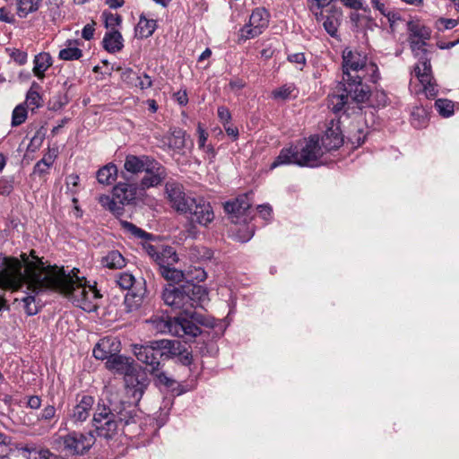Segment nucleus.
<instances>
[{
	"label": "nucleus",
	"instance_id": "1",
	"mask_svg": "<svg viewBox=\"0 0 459 459\" xmlns=\"http://www.w3.org/2000/svg\"><path fill=\"white\" fill-rule=\"evenodd\" d=\"M21 258L22 261L0 255V289L16 291L26 285L35 295L48 290H56L86 312L98 308L101 295L95 287L86 284L84 277L78 276V269L66 273L63 267L45 266L34 250L30 255L22 254Z\"/></svg>",
	"mask_w": 459,
	"mask_h": 459
},
{
	"label": "nucleus",
	"instance_id": "2",
	"mask_svg": "<svg viewBox=\"0 0 459 459\" xmlns=\"http://www.w3.org/2000/svg\"><path fill=\"white\" fill-rule=\"evenodd\" d=\"M342 80L351 85L349 91L359 101L368 99V89L363 80L377 82L380 78L377 65L368 61V56L356 48H345L342 51Z\"/></svg>",
	"mask_w": 459,
	"mask_h": 459
},
{
	"label": "nucleus",
	"instance_id": "3",
	"mask_svg": "<svg viewBox=\"0 0 459 459\" xmlns=\"http://www.w3.org/2000/svg\"><path fill=\"white\" fill-rule=\"evenodd\" d=\"M161 298L171 310L192 318L195 309L208 299V291L205 287L195 283L178 286L168 283L162 290Z\"/></svg>",
	"mask_w": 459,
	"mask_h": 459
},
{
	"label": "nucleus",
	"instance_id": "4",
	"mask_svg": "<svg viewBox=\"0 0 459 459\" xmlns=\"http://www.w3.org/2000/svg\"><path fill=\"white\" fill-rule=\"evenodd\" d=\"M324 154L320 145V138L314 134L299 140L297 143L281 150L279 155L271 165L275 169L281 165H297L299 167L315 168L320 165Z\"/></svg>",
	"mask_w": 459,
	"mask_h": 459
},
{
	"label": "nucleus",
	"instance_id": "5",
	"mask_svg": "<svg viewBox=\"0 0 459 459\" xmlns=\"http://www.w3.org/2000/svg\"><path fill=\"white\" fill-rule=\"evenodd\" d=\"M145 323L157 333H169L181 338H195L201 333L199 326L184 317H170L161 313L153 315Z\"/></svg>",
	"mask_w": 459,
	"mask_h": 459
},
{
	"label": "nucleus",
	"instance_id": "6",
	"mask_svg": "<svg viewBox=\"0 0 459 459\" xmlns=\"http://www.w3.org/2000/svg\"><path fill=\"white\" fill-rule=\"evenodd\" d=\"M426 41L423 39H410L411 48L419 62L415 65L413 73L423 87L428 98H433L437 93V84L432 75L430 59L425 48Z\"/></svg>",
	"mask_w": 459,
	"mask_h": 459
},
{
	"label": "nucleus",
	"instance_id": "7",
	"mask_svg": "<svg viewBox=\"0 0 459 459\" xmlns=\"http://www.w3.org/2000/svg\"><path fill=\"white\" fill-rule=\"evenodd\" d=\"M109 403L112 408L99 403L92 419L95 431L105 438H110L117 433L118 422L125 420L126 424L128 423L124 411L115 408L111 400Z\"/></svg>",
	"mask_w": 459,
	"mask_h": 459
},
{
	"label": "nucleus",
	"instance_id": "8",
	"mask_svg": "<svg viewBox=\"0 0 459 459\" xmlns=\"http://www.w3.org/2000/svg\"><path fill=\"white\" fill-rule=\"evenodd\" d=\"M96 438L92 430L86 432L70 431L58 438L64 450L72 455H83L95 444Z\"/></svg>",
	"mask_w": 459,
	"mask_h": 459
},
{
	"label": "nucleus",
	"instance_id": "9",
	"mask_svg": "<svg viewBox=\"0 0 459 459\" xmlns=\"http://www.w3.org/2000/svg\"><path fill=\"white\" fill-rule=\"evenodd\" d=\"M270 17V13L264 7L255 8L250 14L248 23L239 31V39L247 40L261 35L268 27Z\"/></svg>",
	"mask_w": 459,
	"mask_h": 459
},
{
	"label": "nucleus",
	"instance_id": "10",
	"mask_svg": "<svg viewBox=\"0 0 459 459\" xmlns=\"http://www.w3.org/2000/svg\"><path fill=\"white\" fill-rule=\"evenodd\" d=\"M132 347L136 359L149 367L151 373L158 371L160 367V359H162L159 341L151 342L147 344H134Z\"/></svg>",
	"mask_w": 459,
	"mask_h": 459
},
{
	"label": "nucleus",
	"instance_id": "11",
	"mask_svg": "<svg viewBox=\"0 0 459 459\" xmlns=\"http://www.w3.org/2000/svg\"><path fill=\"white\" fill-rule=\"evenodd\" d=\"M165 192L171 206L179 212L187 213L190 203L194 198L188 197L184 192L183 186L176 181H168Z\"/></svg>",
	"mask_w": 459,
	"mask_h": 459
},
{
	"label": "nucleus",
	"instance_id": "12",
	"mask_svg": "<svg viewBox=\"0 0 459 459\" xmlns=\"http://www.w3.org/2000/svg\"><path fill=\"white\" fill-rule=\"evenodd\" d=\"M95 399L91 395H77L76 403L68 414V419L75 425L84 422L91 415Z\"/></svg>",
	"mask_w": 459,
	"mask_h": 459
},
{
	"label": "nucleus",
	"instance_id": "13",
	"mask_svg": "<svg viewBox=\"0 0 459 459\" xmlns=\"http://www.w3.org/2000/svg\"><path fill=\"white\" fill-rule=\"evenodd\" d=\"M187 213L191 215L192 221L205 227L214 219V212L210 203L202 198H194L190 203Z\"/></svg>",
	"mask_w": 459,
	"mask_h": 459
},
{
	"label": "nucleus",
	"instance_id": "14",
	"mask_svg": "<svg viewBox=\"0 0 459 459\" xmlns=\"http://www.w3.org/2000/svg\"><path fill=\"white\" fill-rule=\"evenodd\" d=\"M167 178L166 168L156 160L145 171V175L140 180L139 190L145 191L151 187L160 186Z\"/></svg>",
	"mask_w": 459,
	"mask_h": 459
},
{
	"label": "nucleus",
	"instance_id": "15",
	"mask_svg": "<svg viewBox=\"0 0 459 459\" xmlns=\"http://www.w3.org/2000/svg\"><path fill=\"white\" fill-rule=\"evenodd\" d=\"M146 251L151 257H152L159 265V269H161L163 265H173L178 261V257L176 250L172 247H155L148 245Z\"/></svg>",
	"mask_w": 459,
	"mask_h": 459
},
{
	"label": "nucleus",
	"instance_id": "16",
	"mask_svg": "<svg viewBox=\"0 0 459 459\" xmlns=\"http://www.w3.org/2000/svg\"><path fill=\"white\" fill-rule=\"evenodd\" d=\"M121 343L114 337H105L99 341L93 348L92 353L97 359L104 360L120 352Z\"/></svg>",
	"mask_w": 459,
	"mask_h": 459
},
{
	"label": "nucleus",
	"instance_id": "17",
	"mask_svg": "<svg viewBox=\"0 0 459 459\" xmlns=\"http://www.w3.org/2000/svg\"><path fill=\"white\" fill-rule=\"evenodd\" d=\"M125 385L126 394L138 402L148 385V380L143 375H135L133 372L125 377Z\"/></svg>",
	"mask_w": 459,
	"mask_h": 459
},
{
	"label": "nucleus",
	"instance_id": "18",
	"mask_svg": "<svg viewBox=\"0 0 459 459\" xmlns=\"http://www.w3.org/2000/svg\"><path fill=\"white\" fill-rule=\"evenodd\" d=\"M139 187L135 184L119 182L113 187V196L122 207L131 204L136 198Z\"/></svg>",
	"mask_w": 459,
	"mask_h": 459
},
{
	"label": "nucleus",
	"instance_id": "19",
	"mask_svg": "<svg viewBox=\"0 0 459 459\" xmlns=\"http://www.w3.org/2000/svg\"><path fill=\"white\" fill-rule=\"evenodd\" d=\"M252 193L238 195L234 201L227 202L224 204V210L227 213L232 215V219H239L251 207Z\"/></svg>",
	"mask_w": 459,
	"mask_h": 459
},
{
	"label": "nucleus",
	"instance_id": "20",
	"mask_svg": "<svg viewBox=\"0 0 459 459\" xmlns=\"http://www.w3.org/2000/svg\"><path fill=\"white\" fill-rule=\"evenodd\" d=\"M154 160L155 159L147 155L136 156L128 154L125 160L124 169L129 173L139 174L145 172L153 164Z\"/></svg>",
	"mask_w": 459,
	"mask_h": 459
},
{
	"label": "nucleus",
	"instance_id": "21",
	"mask_svg": "<svg viewBox=\"0 0 459 459\" xmlns=\"http://www.w3.org/2000/svg\"><path fill=\"white\" fill-rule=\"evenodd\" d=\"M106 368L125 377L135 370L133 361L126 356L118 355V353L108 358L106 361Z\"/></svg>",
	"mask_w": 459,
	"mask_h": 459
},
{
	"label": "nucleus",
	"instance_id": "22",
	"mask_svg": "<svg viewBox=\"0 0 459 459\" xmlns=\"http://www.w3.org/2000/svg\"><path fill=\"white\" fill-rule=\"evenodd\" d=\"M343 138L339 127H329L320 139V145L325 152L338 149L342 145Z\"/></svg>",
	"mask_w": 459,
	"mask_h": 459
},
{
	"label": "nucleus",
	"instance_id": "23",
	"mask_svg": "<svg viewBox=\"0 0 459 459\" xmlns=\"http://www.w3.org/2000/svg\"><path fill=\"white\" fill-rule=\"evenodd\" d=\"M351 85L346 82L343 83V90L342 93H333L328 97V107L334 112L338 113L342 110L344 106L348 103L349 99L359 103L351 92H350Z\"/></svg>",
	"mask_w": 459,
	"mask_h": 459
},
{
	"label": "nucleus",
	"instance_id": "24",
	"mask_svg": "<svg viewBox=\"0 0 459 459\" xmlns=\"http://www.w3.org/2000/svg\"><path fill=\"white\" fill-rule=\"evenodd\" d=\"M53 60L50 54L47 52H41L34 56L33 69L34 75L43 80L45 78L46 71L52 65Z\"/></svg>",
	"mask_w": 459,
	"mask_h": 459
},
{
	"label": "nucleus",
	"instance_id": "25",
	"mask_svg": "<svg viewBox=\"0 0 459 459\" xmlns=\"http://www.w3.org/2000/svg\"><path fill=\"white\" fill-rule=\"evenodd\" d=\"M78 46V40L67 39L65 48L58 53V58L65 61L79 60L82 56V50Z\"/></svg>",
	"mask_w": 459,
	"mask_h": 459
},
{
	"label": "nucleus",
	"instance_id": "26",
	"mask_svg": "<svg viewBox=\"0 0 459 459\" xmlns=\"http://www.w3.org/2000/svg\"><path fill=\"white\" fill-rule=\"evenodd\" d=\"M104 48L109 53H116L123 48V38L119 31L110 30L103 39Z\"/></svg>",
	"mask_w": 459,
	"mask_h": 459
},
{
	"label": "nucleus",
	"instance_id": "27",
	"mask_svg": "<svg viewBox=\"0 0 459 459\" xmlns=\"http://www.w3.org/2000/svg\"><path fill=\"white\" fill-rule=\"evenodd\" d=\"M161 276L171 284H178L184 281H186V273L181 270H178L173 265H163L161 269H159Z\"/></svg>",
	"mask_w": 459,
	"mask_h": 459
},
{
	"label": "nucleus",
	"instance_id": "28",
	"mask_svg": "<svg viewBox=\"0 0 459 459\" xmlns=\"http://www.w3.org/2000/svg\"><path fill=\"white\" fill-rule=\"evenodd\" d=\"M42 0H16V13L20 18H25L30 13L39 10Z\"/></svg>",
	"mask_w": 459,
	"mask_h": 459
},
{
	"label": "nucleus",
	"instance_id": "29",
	"mask_svg": "<svg viewBox=\"0 0 459 459\" xmlns=\"http://www.w3.org/2000/svg\"><path fill=\"white\" fill-rule=\"evenodd\" d=\"M117 176V168L115 164L109 163L97 171V179L102 185L112 184Z\"/></svg>",
	"mask_w": 459,
	"mask_h": 459
},
{
	"label": "nucleus",
	"instance_id": "30",
	"mask_svg": "<svg viewBox=\"0 0 459 459\" xmlns=\"http://www.w3.org/2000/svg\"><path fill=\"white\" fill-rule=\"evenodd\" d=\"M101 264L109 269H120L126 265V260L117 250H113L102 257Z\"/></svg>",
	"mask_w": 459,
	"mask_h": 459
},
{
	"label": "nucleus",
	"instance_id": "31",
	"mask_svg": "<svg viewBox=\"0 0 459 459\" xmlns=\"http://www.w3.org/2000/svg\"><path fill=\"white\" fill-rule=\"evenodd\" d=\"M181 343L178 341L160 340L159 348L162 351V358H173L180 354Z\"/></svg>",
	"mask_w": 459,
	"mask_h": 459
},
{
	"label": "nucleus",
	"instance_id": "32",
	"mask_svg": "<svg viewBox=\"0 0 459 459\" xmlns=\"http://www.w3.org/2000/svg\"><path fill=\"white\" fill-rule=\"evenodd\" d=\"M156 27L157 24L155 20L147 19L143 15H141L136 27V32L141 38H149L153 34Z\"/></svg>",
	"mask_w": 459,
	"mask_h": 459
},
{
	"label": "nucleus",
	"instance_id": "33",
	"mask_svg": "<svg viewBox=\"0 0 459 459\" xmlns=\"http://www.w3.org/2000/svg\"><path fill=\"white\" fill-rule=\"evenodd\" d=\"M341 13L334 11L333 13L325 17L323 26L325 31L333 38L338 36V28L340 26Z\"/></svg>",
	"mask_w": 459,
	"mask_h": 459
},
{
	"label": "nucleus",
	"instance_id": "34",
	"mask_svg": "<svg viewBox=\"0 0 459 459\" xmlns=\"http://www.w3.org/2000/svg\"><path fill=\"white\" fill-rule=\"evenodd\" d=\"M98 201L101 206L117 216H120L124 213V207L117 204V199H115L113 195L110 197L108 195H101L98 197Z\"/></svg>",
	"mask_w": 459,
	"mask_h": 459
},
{
	"label": "nucleus",
	"instance_id": "35",
	"mask_svg": "<svg viewBox=\"0 0 459 459\" xmlns=\"http://www.w3.org/2000/svg\"><path fill=\"white\" fill-rule=\"evenodd\" d=\"M20 450L27 459H48L51 455L48 449H37L29 445L21 447Z\"/></svg>",
	"mask_w": 459,
	"mask_h": 459
},
{
	"label": "nucleus",
	"instance_id": "36",
	"mask_svg": "<svg viewBox=\"0 0 459 459\" xmlns=\"http://www.w3.org/2000/svg\"><path fill=\"white\" fill-rule=\"evenodd\" d=\"M28 117V110L25 107V104H19L17 105L12 113V120H11V126L13 127H17L21 125H22Z\"/></svg>",
	"mask_w": 459,
	"mask_h": 459
},
{
	"label": "nucleus",
	"instance_id": "37",
	"mask_svg": "<svg viewBox=\"0 0 459 459\" xmlns=\"http://www.w3.org/2000/svg\"><path fill=\"white\" fill-rule=\"evenodd\" d=\"M435 108L443 117H449L454 114L455 104L446 99H438L435 101Z\"/></svg>",
	"mask_w": 459,
	"mask_h": 459
},
{
	"label": "nucleus",
	"instance_id": "38",
	"mask_svg": "<svg viewBox=\"0 0 459 459\" xmlns=\"http://www.w3.org/2000/svg\"><path fill=\"white\" fill-rule=\"evenodd\" d=\"M186 145V131L174 129L169 138V146L176 150L183 149Z\"/></svg>",
	"mask_w": 459,
	"mask_h": 459
},
{
	"label": "nucleus",
	"instance_id": "39",
	"mask_svg": "<svg viewBox=\"0 0 459 459\" xmlns=\"http://www.w3.org/2000/svg\"><path fill=\"white\" fill-rule=\"evenodd\" d=\"M296 90V87L293 83L284 84L272 92V96L274 100H285L289 99L292 92Z\"/></svg>",
	"mask_w": 459,
	"mask_h": 459
},
{
	"label": "nucleus",
	"instance_id": "40",
	"mask_svg": "<svg viewBox=\"0 0 459 459\" xmlns=\"http://www.w3.org/2000/svg\"><path fill=\"white\" fill-rule=\"evenodd\" d=\"M43 100L39 92L37 91H27L25 101V107L30 108L32 111L42 106Z\"/></svg>",
	"mask_w": 459,
	"mask_h": 459
},
{
	"label": "nucleus",
	"instance_id": "41",
	"mask_svg": "<svg viewBox=\"0 0 459 459\" xmlns=\"http://www.w3.org/2000/svg\"><path fill=\"white\" fill-rule=\"evenodd\" d=\"M411 32L410 39L428 40L431 36V31L428 27L418 24L411 28Z\"/></svg>",
	"mask_w": 459,
	"mask_h": 459
},
{
	"label": "nucleus",
	"instance_id": "42",
	"mask_svg": "<svg viewBox=\"0 0 459 459\" xmlns=\"http://www.w3.org/2000/svg\"><path fill=\"white\" fill-rule=\"evenodd\" d=\"M121 226L125 230L130 232L131 234L139 238L149 239L151 238V234L145 232L142 229L136 227L134 224L128 222L126 221H122Z\"/></svg>",
	"mask_w": 459,
	"mask_h": 459
},
{
	"label": "nucleus",
	"instance_id": "43",
	"mask_svg": "<svg viewBox=\"0 0 459 459\" xmlns=\"http://www.w3.org/2000/svg\"><path fill=\"white\" fill-rule=\"evenodd\" d=\"M134 277L130 273H121L117 276L116 282L123 290H129L134 283Z\"/></svg>",
	"mask_w": 459,
	"mask_h": 459
},
{
	"label": "nucleus",
	"instance_id": "44",
	"mask_svg": "<svg viewBox=\"0 0 459 459\" xmlns=\"http://www.w3.org/2000/svg\"><path fill=\"white\" fill-rule=\"evenodd\" d=\"M22 300L23 302L24 310L28 316H34L39 312V307L33 295L29 294L22 298Z\"/></svg>",
	"mask_w": 459,
	"mask_h": 459
},
{
	"label": "nucleus",
	"instance_id": "45",
	"mask_svg": "<svg viewBox=\"0 0 459 459\" xmlns=\"http://www.w3.org/2000/svg\"><path fill=\"white\" fill-rule=\"evenodd\" d=\"M207 277L205 271L201 267H195L193 270H189L186 273V282L192 283L193 281L197 282L204 281Z\"/></svg>",
	"mask_w": 459,
	"mask_h": 459
},
{
	"label": "nucleus",
	"instance_id": "46",
	"mask_svg": "<svg viewBox=\"0 0 459 459\" xmlns=\"http://www.w3.org/2000/svg\"><path fill=\"white\" fill-rule=\"evenodd\" d=\"M102 16L104 18L105 26L111 30H116V27L121 22V17L117 13L105 12Z\"/></svg>",
	"mask_w": 459,
	"mask_h": 459
},
{
	"label": "nucleus",
	"instance_id": "47",
	"mask_svg": "<svg viewBox=\"0 0 459 459\" xmlns=\"http://www.w3.org/2000/svg\"><path fill=\"white\" fill-rule=\"evenodd\" d=\"M287 60L290 63L294 64L297 66V68L300 71L303 70V68L307 63L305 55H304V53H301V52L289 54L287 56Z\"/></svg>",
	"mask_w": 459,
	"mask_h": 459
},
{
	"label": "nucleus",
	"instance_id": "48",
	"mask_svg": "<svg viewBox=\"0 0 459 459\" xmlns=\"http://www.w3.org/2000/svg\"><path fill=\"white\" fill-rule=\"evenodd\" d=\"M7 51L10 52L11 58L18 65H22L27 62L28 55L25 51L17 48L7 49Z\"/></svg>",
	"mask_w": 459,
	"mask_h": 459
},
{
	"label": "nucleus",
	"instance_id": "49",
	"mask_svg": "<svg viewBox=\"0 0 459 459\" xmlns=\"http://www.w3.org/2000/svg\"><path fill=\"white\" fill-rule=\"evenodd\" d=\"M218 117L223 126L229 125L231 120V114L228 108L221 106L217 109Z\"/></svg>",
	"mask_w": 459,
	"mask_h": 459
},
{
	"label": "nucleus",
	"instance_id": "50",
	"mask_svg": "<svg viewBox=\"0 0 459 459\" xmlns=\"http://www.w3.org/2000/svg\"><path fill=\"white\" fill-rule=\"evenodd\" d=\"M196 133L198 134V147L199 149H204L206 141L208 139V133L203 127L201 123H198L197 125Z\"/></svg>",
	"mask_w": 459,
	"mask_h": 459
},
{
	"label": "nucleus",
	"instance_id": "51",
	"mask_svg": "<svg viewBox=\"0 0 459 459\" xmlns=\"http://www.w3.org/2000/svg\"><path fill=\"white\" fill-rule=\"evenodd\" d=\"M340 2L351 9L368 11V6H364L363 0H340Z\"/></svg>",
	"mask_w": 459,
	"mask_h": 459
},
{
	"label": "nucleus",
	"instance_id": "52",
	"mask_svg": "<svg viewBox=\"0 0 459 459\" xmlns=\"http://www.w3.org/2000/svg\"><path fill=\"white\" fill-rule=\"evenodd\" d=\"M0 21L11 24L14 23L15 18L9 7L0 8Z\"/></svg>",
	"mask_w": 459,
	"mask_h": 459
},
{
	"label": "nucleus",
	"instance_id": "53",
	"mask_svg": "<svg viewBox=\"0 0 459 459\" xmlns=\"http://www.w3.org/2000/svg\"><path fill=\"white\" fill-rule=\"evenodd\" d=\"M413 121L418 118L417 126H423L426 120V111L423 108L416 107L411 112Z\"/></svg>",
	"mask_w": 459,
	"mask_h": 459
},
{
	"label": "nucleus",
	"instance_id": "54",
	"mask_svg": "<svg viewBox=\"0 0 459 459\" xmlns=\"http://www.w3.org/2000/svg\"><path fill=\"white\" fill-rule=\"evenodd\" d=\"M136 78L138 81L136 86L139 87L141 90H146L152 87V81L148 74H143L142 75H138Z\"/></svg>",
	"mask_w": 459,
	"mask_h": 459
},
{
	"label": "nucleus",
	"instance_id": "55",
	"mask_svg": "<svg viewBox=\"0 0 459 459\" xmlns=\"http://www.w3.org/2000/svg\"><path fill=\"white\" fill-rule=\"evenodd\" d=\"M372 6L384 16H389L390 11L385 5V0H370Z\"/></svg>",
	"mask_w": 459,
	"mask_h": 459
},
{
	"label": "nucleus",
	"instance_id": "56",
	"mask_svg": "<svg viewBox=\"0 0 459 459\" xmlns=\"http://www.w3.org/2000/svg\"><path fill=\"white\" fill-rule=\"evenodd\" d=\"M459 21L456 19H448V18H440L437 21L438 29L440 30V26L443 27L444 30H451L457 26Z\"/></svg>",
	"mask_w": 459,
	"mask_h": 459
},
{
	"label": "nucleus",
	"instance_id": "57",
	"mask_svg": "<svg viewBox=\"0 0 459 459\" xmlns=\"http://www.w3.org/2000/svg\"><path fill=\"white\" fill-rule=\"evenodd\" d=\"M152 374L155 375V377H157V380L160 384L164 385L168 387L172 386L174 381L171 378H169V377H167V375L165 373L161 372L160 370V368L158 369V371L152 373Z\"/></svg>",
	"mask_w": 459,
	"mask_h": 459
},
{
	"label": "nucleus",
	"instance_id": "58",
	"mask_svg": "<svg viewBox=\"0 0 459 459\" xmlns=\"http://www.w3.org/2000/svg\"><path fill=\"white\" fill-rule=\"evenodd\" d=\"M257 211L260 216L264 221H269L272 218L273 209L269 204H261L257 206Z\"/></svg>",
	"mask_w": 459,
	"mask_h": 459
},
{
	"label": "nucleus",
	"instance_id": "59",
	"mask_svg": "<svg viewBox=\"0 0 459 459\" xmlns=\"http://www.w3.org/2000/svg\"><path fill=\"white\" fill-rule=\"evenodd\" d=\"M56 411L55 406L48 405L42 410L39 419L45 420H49L55 417Z\"/></svg>",
	"mask_w": 459,
	"mask_h": 459
},
{
	"label": "nucleus",
	"instance_id": "60",
	"mask_svg": "<svg viewBox=\"0 0 459 459\" xmlns=\"http://www.w3.org/2000/svg\"><path fill=\"white\" fill-rule=\"evenodd\" d=\"M94 25L95 23L94 22H91V23H88L86 24L82 30V37L85 39V40H91L93 36H94V31H95V28H94Z\"/></svg>",
	"mask_w": 459,
	"mask_h": 459
},
{
	"label": "nucleus",
	"instance_id": "61",
	"mask_svg": "<svg viewBox=\"0 0 459 459\" xmlns=\"http://www.w3.org/2000/svg\"><path fill=\"white\" fill-rule=\"evenodd\" d=\"M50 167H47L44 163L37 162L33 169V173L39 175V177L44 176L48 173Z\"/></svg>",
	"mask_w": 459,
	"mask_h": 459
},
{
	"label": "nucleus",
	"instance_id": "62",
	"mask_svg": "<svg viewBox=\"0 0 459 459\" xmlns=\"http://www.w3.org/2000/svg\"><path fill=\"white\" fill-rule=\"evenodd\" d=\"M27 405L30 409H39L41 405V399L38 395L30 396Z\"/></svg>",
	"mask_w": 459,
	"mask_h": 459
},
{
	"label": "nucleus",
	"instance_id": "63",
	"mask_svg": "<svg viewBox=\"0 0 459 459\" xmlns=\"http://www.w3.org/2000/svg\"><path fill=\"white\" fill-rule=\"evenodd\" d=\"M178 359L180 360V362L184 365V366H188L191 364L192 362V354L188 351H184L182 352V351H180V354L178 355Z\"/></svg>",
	"mask_w": 459,
	"mask_h": 459
},
{
	"label": "nucleus",
	"instance_id": "64",
	"mask_svg": "<svg viewBox=\"0 0 459 459\" xmlns=\"http://www.w3.org/2000/svg\"><path fill=\"white\" fill-rule=\"evenodd\" d=\"M174 96H175V99L178 102L179 105L185 106V105L187 104L188 98H187V94H186V92L185 91H178L177 93H175Z\"/></svg>",
	"mask_w": 459,
	"mask_h": 459
}]
</instances>
